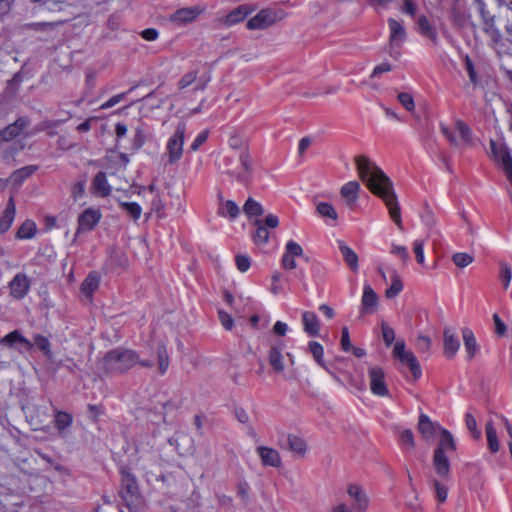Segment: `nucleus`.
Listing matches in <instances>:
<instances>
[{
    "label": "nucleus",
    "instance_id": "1",
    "mask_svg": "<svg viewBox=\"0 0 512 512\" xmlns=\"http://www.w3.org/2000/svg\"><path fill=\"white\" fill-rule=\"evenodd\" d=\"M355 164L360 179L373 194L384 201L391 219L401 228L402 219L400 206L389 177L382 169L365 156H357L355 158Z\"/></svg>",
    "mask_w": 512,
    "mask_h": 512
},
{
    "label": "nucleus",
    "instance_id": "2",
    "mask_svg": "<svg viewBox=\"0 0 512 512\" xmlns=\"http://www.w3.org/2000/svg\"><path fill=\"white\" fill-rule=\"evenodd\" d=\"M140 363L143 367H152L151 361H140L139 355L131 349L117 348L109 351L100 361L99 369L106 374H120Z\"/></svg>",
    "mask_w": 512,
    "mask_h": 512
},
{
    "label": "nucleus",
    "instance_id": "3",
    "mask_svg": "<svg viewBox=\"0 0 512 512\" xmlns=\"http://www.w3.org/2000/svg\"><path fill=\"white\" fill-rule=\"evenodd\" d=\"M438 446L433 455V466L440 477H447L450 464L447 454L456 450V443L452 434L447 429H440Z\"/></svg>",
    "mask_w": 512,
    "mask_h": 512
},
{
    "label": "nucleus",
    "instance_id": "4",
    "mask_svg": "<svg viewBox=\"0 0 512 512\" xmlns=\"http://www.w3.org/2000/svg\"><path fill=\"white\" fill-rule=\"evenodd\" d=\"M34 343L25 338L19 330H14L0 339V344L13 347L16 343L21 344L25 351H30L34 345L48 358L53 357L51 343L46 336L36 334L33 337Z\"/></svg>",
    "mask_w": 512,
    "mask_h": 512
},
{
    "label": "nucleus",
    "instance_id": "5",
    "mask_svg": "<svg viewBox=\"0 0 512 512\" xmlns=\"http://www.w3.org/2000/svg\"><path fill=\"white\" fill-rule=\"evenodd\" d=\"M490 156L502 167L508 180L512 184V156L501 134L490 139Z\"/></svg>",
    "mask_w": 512,
    "mask_h": 512
},
{
    "label": "nucleus",
    "instance_id": "6",
    "mask_svg": "<svg viewBox=\"0 0 512 512\" xmlns=\"http://www.w3.org/2000/svg\"><path fill=\"white\" fill-rule=\"evenodd\" d=\"M284 18L283 11H277L274 9H262L255 16L250 18L247 22V28L249 30H263L272 26L277 21Z\"/></svg>",
    "mask_w": 512,
    "mask_h": 512
},
{
    "label": "nucleus",
    "instance_id": "7",
    "mask_svg": "<svg viewBox=\"0 0 512 512\" xmlns=\"http://www.w3.org/2000/svg\"><path fill=\"white\" fill-rule=\"evenodd\" d=\"M367 376L369 388L373 395L378 397H386L389 395L386 375L381 367L375 365L369 366Z\"/></svg>",
    "mask_w": 512,
    "mask_h": 512
},
{
    "label": "nucleus",
    "instance_id": "8",
    "mask_svg": "<svg viewBox=\"0 0 512 512\" xmlns=\"http://www.w3.org/2000/svg\"><path fill=\"white\" fill-rule=\"evenodd\" d=\"M393 355L396 359H398L402 364H405L409 367L412 372L413 378L416 380L420 378L422 371L420 365L411 351H407L405 349L404 341H397L393 348Z\"/></svg>",
    "mask_w": 512,
    "mask_h": 512
},
{
    "label": "nucleus",
    "instance_id": "9",
    "mask_svg": "<svg viewBox=\"0 0 512 512\" xmlns=\"http://www.w3.org/2000/svg\"><path fill=\"white\" fill-rule=\"evenodd\" d=\"M102 218V213L99 208L89 207L85 209L77 220L76 235L89 232L93 230Z\"/></svg>",
    "mask_w": 512,
    "mask_h": 512
},
{
    "label": "nucleus",
    "instance_id": "10",
    "mask_svg": "<svg viewBox=\"0 0 512 512\" xmlns=\"http://www.w3.org/2000/svg\"><path fill=\"white\" fill-rule=\"evenodd\" d=\"M252 12L253 8L251 5L242 4L231 10L226 15L219 17L217 21L220 25L230 28L243 22Z\"/></svg>",
    "mask_w": 512,
    "mask_h": 512
},
{
    "label": "nucleus",
    "instance_id": "11",
    "mask_svg": "<svg viewBox=\"0 0 512 512\" xmlns=\"http://www.w3.org/2000/svg\"><path fill=\"white\" fill-rule=\"evenodd\" d=\"M205 10L203 5L183 7L171 14L170 21L177 25H186L196 20Z\"/></svg>",
    "mask_w": 512,
    "mask_h": 512
},
{
    "label": "nucleus",
    "instance_id": "12",
    "mask_svg": "<svg viewBox=\"0 0 512 512\" xmlns=\"http://www.w3.org/2000/svg\"><path fill=\"white\" fill-rule=\"evenodd\" d=\"M444 137L456 148L464 149L474 143L471 130H441Z\"/></svg>",
    "mask_w": 512,
    "mask_h": 512
},
{
    "label": "nucleus",
    "instance_id": "13",
    "mask_svg": "<svg viewBox=\"0 0 512 512\" xmlns=\"http://www.w3.org/2000/svg\"><path fill=\"white\" fill-rule=\"evenodd\" d=\"M256 453L264 467L279 468L282 465V459L280 453L268 446H258Z\"/></svg>",
    "mask_w": 512,
    "mask_h": 512
},
{
    "label": "nucleus",
    "instance_id": "14",
    "mask_svg": "<svg viewBox=\"0 0 512 512\" xmlns=\"http://www.w3.org/2000/svg\"><path fill=\"white\" fill-rule=\"evenodd\" d=\"M9 288L10 294L15 299H23L30 289V281L28 276L24 273L16 274L10 281Z\"/></svg>",
    "mask_w": 512,
    "mask_h": 512
},
{
    "label": "nucleus",
    "instance_id": "15",
    "mask_svg": "<svg viewBox=\"0 0 512 512\" xmlns=\"http://www.w3.org/2000/svg\"><path fill=\"white\" fill-rule=\"evenodd\" d=\"M388 25L390 31L389 43L391 50H393L395 47H400L403 44L406 39V31L403 25L394 18L388 19Z\"/></svg>",
    "mask_w": 512,
    "mask_h": 512
},
{
    "label": "nucleus",
    "instance_id": "16",
    "mask_svg": "<svg viewBox=\"0 0 512 512\" xmlns=\"http://www.w3.org/2000/svg\"><path fill=\"white\" fill-rule=\"evenodd\" d=\"M184 136L182 133H175L167 143V151L170 163L177 162L182 157Z\"/></svg>",
    "mask_w": 512,
    "mask_h": 512
},
{
    "label": "nucleus",
    "instance_id": "17",
    "mask_svg": "<svg viewBox=\"0 0 512 512\" xmlns=\"http://www.w3.org/2000/svg\"><path fill=\"white\" fill-rule=\"evenodd\" d=\"M443 429L438 423L431 421L430 417L426 414L419 416L418 430L425 439H431L440 433Z\"/></svg>",
    "mask_w": 512,
    "mask_h": 512
},
{
    "label": "nucleus",
    "instance_id": "18",
    "mask_svg": "<svg viewBox=\"0 0 512 512\" xmlns=\"http://www.w3.org/2000/svg\"><path fill=\"white\" fill-rule=\"evenodd\" d=\"M347 492L350 498L354 501L353 508L357 512H366L369 500L363 490L359 486L352 484L348 487Z\"/></svg>",
    "mask_w": 512,
    "mask_h": 512
},
{
    "label": "nucleus",
    "instance_id": "19",
    "mask_svg": "<svg viewBox=\"0 0 512 512\" xmlns=\"http://www.w3.org/2000/svg\"><path fill=\"white\" fill-rule=\"evenodd\" d=\"M378 304V296L369 284L363 287V294L361 298V312L372 313Z\"/></svg>",
    "mask_w": 512,
    "mask_h": 512
},
{
    "label": "nucleus",
    "instance_id": "20",
    "mask_svg": "<svg viewBox=\"0 0 512 512\" xmlns=\"http://www.w3.org/2000/svg\"><path fill=\"white\" fill-rule=\"evenodd\" d=\"M359 190L360 184L357 181H349L342 186L340 194L347 206H354L359 196Z\"/></svg>",
    "mask_w": 512,
    "mask_h": 512
},
{
    "label": "nucleus",
    "instance_id": "21",
    "mask_svg": "<svg viewBox=\"0 0 512 512\" xmlns=\"http://www.w3.org/2000/svg\"><path fill=\"white\" fill-rule=\"evenodd\" d=\"M444 352L448 357L454 356L460 348V342L454 329H444Z\"/></svg>",
    "mask_w": 512,
    "mask_h": 512
},
{
    "label": "nucleus",
    "instance_id": "22",
    "mask_svg": "<svg viewBox=\"0 0 512 512\" xmlns=\"http://www.w3.org/2000/svg\"><path fill=\"white\" fill-rule=\"evenodd\" d=\"M302 324L304 331L311 337H316L320 332V322L317 315L311 311H305L302 314Z\"/></svg>",
    "mask_w": 512,
    "mask_h": 512
},
{
    "label": "nucleus",
    "instance_id": "23",
    "mask_svg": "<svg viewBox=\"0 0 512 512\" xmlns=\"http://www.w3.org/2000/svg\"><path fill=\"white\" fill-rule=\"evenodd\" d=\"M15 215L16 205L14 202V198L10 197L0 218V233H5L10 229L15 219Z\"/></svg>",
    "mask_w": 512,
    "mask_h": 512
},
{
    "label": "nucleus",
    "instance_id": "24",
    "mask_svg": "<svg viewBox=\"0 0 512 512\" xmlns=\"http://www.w3.org/2000/svg\"><path fill=\"white\" fill-rule=\"evenodd\" d=\"M338 247L345 263L352 271L357 272L359 270V264L358 255L355 253V251L342 241L338 242Z\"/></svg>",
    "mask_w": 512,
    "mask_h": 512
},
{
    "label": "nucleus",
    "instance_id": "25",
    "mask_svg": "<svg viewBox=\"0 0 512 512\" xmlns=\"http://www.w3.org/2000/svg\"><path fill=\"white\" fill-rule=\"evenodd\" d=\"M282 350L281 346H273L269 352V363L277 373H281L285 369Z\"/></svg>",
    "mask_w": 512,
    "mask_h": 512
},
{
    "label": "nucleus",
    "instance_id": "26",
    "mask_svg": "<svg viewBox=\"0 0 512 512\" xmlns=\"http://www.w3.org/2000/svg\"><path fill=\"white\" fill-rule=\"evenodd\" d=\"M24 130H0V141H14L12 147L14 150H21L24 148V144H17L18 140H22L24 138L23 135Z\"/></svg>",
    "mask_w": 512,
    "mask_h": 512
},
{
    "label": "nucleus",
    "instance_id": "27",
    "mask_svg": "<svg viewBox=\"0 0 512 512\" xmlns=\"http://www.w3.org/2000/svg\"><path fill=\"white\" fill-rule=\"evenodd\" d=\"M462 337L464 341L465 350L468 355V359H472L478 352L476 338L472 330H470L469 328H465L462 330Z\"/></svg>",
    "mask_w": 512,
    "mask_h": 512
},
{
    "label": "nucleus",
    "instance_id": "28",
    "mask_svg": "<svg viewBox=\"0 0 512 512\" xmlns=\"http://www.w3.org/2000/svg\"><path fill=\"white\" fill-rule=\"evenodd\" d=\"M100 284L99 275L96 272H90L81 285V292L91 297L92 294L98 289Z\"/></svg>",
    "mask_w": 512,
    "mask_h": 512
},
{
    "label": "nucleus",
    "instance_id": "29",
    "mask_svg": "<svg viewBox=\"0 0 512 512\" xmlns=\"http://www.w3.org/2000/svg\"><path fill=\"white\" fill-rule=\"evenodd\" d=\"M287 441L291 452L301 457L306 455L308 447L303 438L297 435H289Z\"/></svg>",
    "mask_w": 512,
    "mask_h": 512
},
{
    "label": "nucleus",
    "instance_id": "30",
    "mask_svg": "<svg viewBox=\"0 0 512 512\" xmlns=\"http://www.w3.org/2000/svg\"><path fill=\"white\" fill-rule=\"evenodd\" d=\"M93 187L95 193L100 197H106L111 193V187L104 173L100 172L94 178Z\"/></svg>",
    "mask_w": 512,
    "mask_h": 512
},
{
    "label": "nucleus",
    "instance_id": "31",
    "mask_svg": "<svg viewBox=\"0 0 512 512\" xmlns=\"http://www.w3.org/2000/svg\"><path fill=\"white\" fill-rule=\"evenodd\" d=\"M195 83V89L196 90H204L205 88V82H202L201 80L197 81V72L196 71H190L186 74H184L181 79L178 82V87L180 89L187 88L188 86Z\"/></svg>",
    "mask_w": 512,
    "mask_h": 512
},
{
    "label": "nucleus",
    "instance_id": "32",
    "mask_svg": "<svg viewBox=\"0 0 512 512\" xmlns=\"http://www.w3.org/2000/svg\"><path fill=\"white\" fill-rule=\"evenodd\" d=\"M487 442L489 450L492 453H497L500 449V444L497 437V431L492 421H488L485 427Z\"/></svg>",
    "mask_w": 512,
    "mask_h": 512
},
{
    "label": "nucleus",
    "instance_id": "33",
    "mask_svg": "<svg viewBox=\"0 0 512 512\" xmlns=\"http://www.w3.org/2000/svg\"><path fill=\"white\" fill-rule=\"evenodd\" d=\"M37 232L36 224L31 221L27 220L19 227L16 237L18 239H32Z\"/></svg>",
    "mask_w": 512,
    "mask_h": 512
},
{
    "label": "nucleus",
    "instance_id": "34",
    "mask_svg": "<svg viewBox=\"0 0 512 512\" xmlns=\"http://www.w3.org/2000/svg\"><path fill=\"white\" fill-rule=\"evenodd\" d=\"M36 170L37 167L33 165L22 167L13 172V174L11 175V180L15 184H21L25 181V179L30 177Z\"/></svg>",
    "mask_w": 512,
    "mask_h": 512
},
{
    "label": "nucleus",
    "instance_id": "35",
    "mask_svg": "<svg viewBox=\"0 0 512 512\" xmlns=\"http://www.w3.org/2000/svg\"><path fill=\"white\" fill-rule=\"evenodd\" d=\"M72 421H73L72 415L69 414L68 412L57 411L55 413V417H54L55 427L61 432L64 431L66 428H68L72 424Z\"/></svg>",
    "mask_w": 512,
    "mask_h": 512
},
{
    "label": "nucleus",
    "instance_id": "36",
    "mask_svg": "<svg viewBox=\"0 0 512 512\" xmlns=\"http://www.w3.org/2000/svg\"><path fill=\"white\" fill-rule=\"evenodd\" d=\"M309 351L312 354L315 361L323 368L327 369L326 364L324 362V348L323 346L316 341H310L308 344Z\"/></svg>",
    "mask_w": 512,
    "mask_h": 512
},
{
    "label": "nucleus",
    "instance_id": "37",
    "mask_svg": "<svg viewBox=\"0 0 512 512\" xmlns=\"http://www.w3.org/2000/svg\"><path fill=\"white\" fill-rule=\"evenodd\" d=\"M256 226V232L254 234V241L257 244H265L269 238L268 229L265 227L262 220H256L254 222Z\"/></svg>",
    "mask_w": 512,
    "mask_h": 512
},
{
    "label": "nucleus",
    "instance_id": "38",
    "mask_svg": "<svg viewBox=\"0 0 512 512\" xmlns=\"http://www.w3.org/2000/svg\"><path fill=\"white\" fill-rule=\"evenodd\" d=\"M157 356L159 363V370L161 374L166 373L169 367V356L165 345L159 344L157 347Z\"/></svg>",
    "mask_w": 512,
    "mask_h": 512
},
{
    "label": "nucleus",
    "instance_id": "39",
    "mask_svg": "<svg viewBox=\"0 0 512 512\" xmlns=\"http://www.w3.org/2000/svg\"><path fill=\"white\" fill-rule=\"evenodd\" d=\"M243 209L248 216H260L264 212L262 205L253 198L246 200Z\"/></svg>",
    "mask_w": 512,
    "mask_h": 512
},
{
    "label": "nucleus",
    "instance_id": "40",
    "mask_svg": "<svg viewBox=\"0 0 512 512\" xmlns=\"http://www.w3.org/2000/svg\"><path fill=\"white\" fill-rule=\"evenodd\" d=\"M403 290V284L398 274L394 273L392 277V283L389 288L386 289L385 295L391 299L396 297Z\"/></svg>",
    "mask_w": 512,
    "mask_h": 512
},
{
    "label": "nucleus",
    "instance_id": "41",
    "mask_svg": "<svg viewBox=\"0 0 512 512\" xmlns=\"http://www.w3.org/2000/svg\"><path fill=\"white\" fill-rule=\"evenodd\" d=\"M134 88H130L127 92H123V93H119V94H116V95H113L112 97H110L107 101L103 102L98 110H106V109H110L114 106H116L117 104H119L120 102H122L126 96L133 90Z\"/></svg>",
    "mask_w": 512,
    "mask_h": 512
},
{
    "label": "nucleus",
    "instance_id": "42",
    "mask_svg": "<svg viewBox=\"0 0 512 512\" xmlns=\"http://www.w3.org/2000/svg\"><path fill=\"white\" fill-rule=\"evenodd\" d=\"M120 206L135 221L140 218L141 213H142V208H141V206L138 203H136V202H121Z\"/></svg>",
    "mask_w": 512,
    "mask_h": 512
},
{
    "label": "nucleus",
    "instance_id": "43",
    "mask_svg": "<svg viewBox=\"0 0 512 512\" xmlns=\"http://www.w3.org/2000/svg\"><path fill=\"white\" fill-rule=\"evenodd\" d=\"M317 212L324 218L336 220L338 215L334 207L327 202H320L317 205Z\"/></svg>",
    "mask_w": 512,
    "mask_h": 512
},
{
    "label": "nucleus",
    "instance_id": "44",
    "mask_svg": "<svg viewBox=\"0 0 512 512\" xmlns=\"http://www.w3.org/2000/svg\"><path fill=\"white\" fill-rule=\"evenodd\" d=\"M241 162H242V166L244 168V172L238 174V176H237L238 179H236V180L242 184L247 185L250 182L249 175H250V171H251V165H250V160H249L248 155H246V154L242 155Z\"/></svg>",
    "mask_w": 512,
    "mask_h": 512
},
{
    "label": "nucleus",
    "instance_id": "45",
    "mask_svg": "<svg viewBox=\"0 0 512 512\" xmlns=\"http://www.w3.org/2000/svg\"><path fill=\"white\" fill-rule=\"evenodd\" d=\"M418 26L419 30L422 34L428 36L429 38H435L436 34L434 29L432 28L428 18L425 15H421L418 18Z\"/></svg>",
    "mask_w": 512,
    "mask_h": 512
},
{
    "label": "nucleus",
    "instance_id": "46",
    "mask_svg": "<svg viewBox=\"0 0 512 512\" xmlns=\"http://www.w3.org/2000/svg\"><path fill=\"white\" fill-rule=\"evenodd\" d=\"M454 264L460 268H465L473 262V257L464 252L455 253L452 257Z\"/></svg>",
    "mask_w": 512,
    "mask_h": 512
},
{
    "label": "nucleus",
    "instance_id": "47",
    "mask_svg": "<svg viewBox=\"0 0 512 512\" xmlns=\"http://www.w3.org/2000/svg\"><path fill=\"white\" fill-rule=\"evenodd\" d=\"M500 279L503 284V288L507 289L512 279V269L507 263L500 264Z\"/></svg>",
    "mask_w": 512,
    "mask_h": 512
},
{
    "label": "nucleus",
    "instance_id": "48",
    "mask_svg": "<svg viewBox=\"0 0 512 512\" xmlns=\"http://www.w3.org/2000/svg\"><path fill=\"white\" fill-rule=\"evenodd\" d=\"M399 440H400V444L403 448L413 449L415 446L414 435H413L412 431L409 429H406L401 432Z\"/></svg>",
    "mask_w": 512,
    "mask_h": 512
},
{
    "label": "nucleus",
    "instance_id": "49",
    "mask_svg": "<svg viewBox=\"0 0 512 512\" xmlns=\"http://www.w3.org/2000/svg\"><path fill=\"white\" fill-rule=\"evenodd\" d=\"M398 101L407 111H413L415 109V102L413 96L407 92H401L397 96Z\"/></svg>",
    "mask_w": 512,
    "mask_h": 512
},
{
    "label": "nucleus",
    "instance_id": "50",
    "mask_svg": "<svg viewBox=\"0 0 512 512\" xmlns=\"http://www.w3.org/2000/svg\"><path fill=\"white\" fill-rule=\"evenodd\" d=\"M381 329H382V337H383V341H384L385 345L388 347L391 346L395 340L394 329L386 323H382Z\"/></svg>",
    "mask_w": 512,
    "mask_h": 512
},
{
    "label": "nucleus",
    "instance_id": "51",
    "mask_svg": "<svg viewBox=\"0 0 512 512\" xmlns=\"http://www.w3.org/2000/svg\"><path fill=\"white\" fill-rule=\"evenodd\" d=\"M465 423L467 429L472 433L475 439H479L481 437V432L477 429V421L475 417L471 414H466Z\"/></svg>",
    "mask_w": 512,
    "mask_h": 512
},
{
    "label": "nucleus",
    "instance_id": "52",
    "mask_svg": "<svg viewBox=\"0 0 512 512\" xmlns=\"http://www.w3.org/2000/svg\"><path fill=\"white\" fill-rule=\"evenodd\" d=\"M413 251L415 253L417 262L421 265H424L425 263V256H424V241L423 240H415L413 242Z\"/></svg>",
    "mask_w": 512,
    "mask_h": 512
},
{
    "label": "nucleus",
    "instance_id": "53",
    "mask_svg": "<svg viewBox=\"0 0 512 512\" xmlns=\"http://www.w3.org/2000/svg\"><path fill=\"white\" fill-rule=\"evenodd\" d=\"M63 2V0H36V3L49 11L61 10Z\"/></svg>",
    "mask_w": 512,
    "mask_h": 512
},
{
    "label": "nucleus",
    "instance_id": "54",
    "mask_svg": "<svg viewBox=\"0 0 512 512\" xmlns=\"http://www.w3.org/2000/svg\"><path fill=\"white\" fill-rule=\"evenodd\" d=\"M222 209H223V214L228 215L231 218H236L239 214V207L232 200H227L224 203Z\"/></svg>",
    "mask_w": 512,
    "mask_h": 512
},
{
    "label": "nucleus",
    "instance_id": "55",
    "mask_svg": "<svg viewBox=\"0 0 512 512\" xmlns=\"http://www.w3.org/2000/svg\"><path fill=\"white\" fill-rule=\"evenodd\" d=\"M285 253L294 257H299L303 254V249L298 243L290 240L286 243Z\"/></svg>",
    "mask_w": 512,
    "mask_h": 512
},
{
    "label": "nucleus",
    "instance_id": "56",
    "mask_svg": "<svg viewBox=\"0 0 512 512\" xmlns=\"http://www.w3.org/2000/svg\"><path fill=\"white\" fill-rule=\"evenodd\" d=\"M235 263L237 269L242 273L248 271L251 266L250 258L246 255H237L235 258Z\"/></svg>",
    "mask_w": 512,
    "mask_h": 512
},
{
    "label": "nucleus",
    "instance_id": "57",
    "mask_svg": "<svg viewBox=\"0 0 512 512\" xmlns=\"http://www.w3.org/2000/svg\"><path fill=\"white\" fill-rule=\"evenodd\" d=\"M218 317H219V320L222 324V326L226 329V330H231L233 328V325H234V321H233V318L231 317V315L223 310H219L218 311Z\"/></svg>",
    "mask_w": 512,
    "mask_h": 512
},
{
    "label": "nucleus",
    "instance_id": "58",
    "mask_svg": "<svg viewBox=\"0 0 512 512\" xmlns=\"http://www.w3.org/2000/svg\"><path fill=\"white\" fill-rule=\"evenodd\" d=\"M393 255L398 256L400 259H402L404 262H407L409 259L408 250L405 246L392 244L391 245V251Z\"/></svg>",
    "mask_w": 512,
    "mask_h": 512
},
{
    "label": "nucleus",
    "instance_id": "59",
    "mask_svg": "<svg viewBox=\"0 0 512 512\" xmlns=\"http://www.w3.org/2000/svg\"><path fill=\"white\" fill-rule=\"evenodd\" d=\"M85 192V181H78L71 187V194L74 200L80 199Z\"/></svg>",
    "mask_w": 512,
    "mask_h": 512
},
{
    "label": "nucleus",
    "instance_id": "60",
    "mask_svg": "<svg viewBox=\"0 0 512 512\" xmlns=\"http://www.w3.org/2000/svg\"><path fill=\"white\" fill-rule=\"evenodd\" d=\"M434 487L437 500L441 503L445 502L448 494L447 488L438 481L434 482Z\"/></svg>",
    "mask_w": 512,
    "mask_h": 512
},
{
    "label": "nucleus",
    "instance_id": "61",
    "mask_svg": "<svg viewBox=\"0 0 512 512\" xmlns=\"http://www.w3.org/2000/svg\"><path fill=\"white\" fill-rule=\"evenodd\" d=\"M392 70V65L389 62H382L381 64L374 67L371 77H377L382 73H386Z\"/></svg>",
    "mask_w": 512,
    "mask_h": 512
},
{
    "label": "nucleus",
    "instance_id": "62",
    "mask_svg": "<svg viewBox=\"0 0 512 512\" xmlns=\"http://www.w3.org/2000/svg\"><path fill=\"white\" fill-rule=\"evenodd\" d=\"M341 347L346 352L352 348V345L350 342L349 330L347 327L342 328Z\"/></svg>",
    "mask_w": 512,
    "mask_h": 512
},
{
    "label": "nucleus",
    "instance_id": "63",
    "mask_svg": "<svg viewBox=\"0 0 512 512\" xmlns=\"http://www.w3.org/2000/svg\"><path fill=\"white\" fill-rule=\"evenodd\" d=\"M141 37L146 41H155L159 37V32L155 28H147L141 32Z\"/></svg>",
    "mask_w": 512,
    "mask_h": 512
},
{
    "label": "nucleus",
    "instance_id": "64",
    "mask_svg": "<svg viewBox=\"0 0 512 512\" xmlns=\"http://www.w3.org/2000/svg\"><path fill=\"white\" fill-rule=\"evenodd\" d=\"M207 138L208 133L206 131L199 133L191 144V150H198V148L207 140Z\"/></svg>",
    "mask_w": 512,
    "mask_h": 512
}]
</instances>
